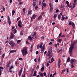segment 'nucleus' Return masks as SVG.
Instances as JSON below:
<instances>
[{
	"instance_id": "f257e3e1",
	"label": "nucleus",
	"mask_w": 77,
	"mask_h": 77,
	"mask_svg": "<svg viewBox=\"0 0 77 77\" xmlns=\"http://www.w3.org/2000/svg\"><path fill=\"white\" fill-rule=\"evenodd\" d=\"M75 42H73L70 45V47L69 48V52L70 56H71L72 54V49L74 48V47L75 45Z\"/></svg>"
},
{
	"instance_id": "f03ea898",
	"label": "nucleus",
	"mask_w": 77,
	"mask_h": 77,
	"mask_svg": "<svg viewBox=\"0 0 77 77\" xmlns=\"http://www.w3.org/2000/svg\"><path fill=\"white\" fill-rule=\"evenodd\" d=\"M27 48L26 47H25L23 49V50L21 51L22 54L23 56L25 55H26L27 53H28L27 52Z\"/></svg>"
},
{
	"instance_id": "7ed1b4c3",
	"label": "nucleus",
	"mask_w": 77,
	"mask_h": 77,
	"mask_svg": "<svg viewBox=\"0 0 77 77\" xmlns=\"http://www.w3.org/2000/svg\"><path fill=\"white\" fill-rule=\"evenodd\" d=\"M68 25L69 26H71V25H72L73 28L75 27V24H74V22L71 21L69 23Z\"/></svg>"
},
{
	"instance_id": "20e7f679",
	"label": "nucleus",
	"mask_w": 77,
	"mask_h": 77,
	"mask_svg": "<svg viewBox=\"0 0 77 77\" xmlns=\"http://www.w3.org/2000/svg\"><path fill=\"white\" fill-rule=\"evenodd\" d=\"M22 24V22H21V21L19 20L18 22V26H19L20 28V29L21 28V27H22V26H21V24Z\"/></svg>"
},
{
	"instance_id": "39448f33",
	"label": "nucleus",
	"mask_w": 77,
	"mask_h": 77,
	"mask_svg": "<svg viewBox=\"0 0 77 77\" xmlns=\"http://www.w3.org/2000/svg\"><path fill=\"white\" fill-rule=\"evenodd\" d=\"M36 32H34L33 35H32V38H36Z\"/></svg>"
},
{
	"instance_id": "423d86ee",
	"label": "nucleus",
	"mask_w": 77,
	"mask_h": 77,
	"mask_svg": "<svg viewBox=\"0 0 77 77\" xmlns=\"http://www.w3.org/2000/svg\"><path fill=\"white\" fill-rule=\"evenodd\" d=\"M76 61H77L76 60L74 59H72L71 60L70 63H71L74 64V63L75 62H76Z\"/></svg>"
},
{
	"instance_id": "0eeeda50",
	"label": "nucleus",
	"mask_w": 77,
	"mask_h": 77,
	"mask_svg": "<svg viewBox=\"0 0 77 77\" xmlns=\"http://www.w3.org/2000/svg\"><path fill=\"white\" fill-rule=\"evenodd\" d=\"M22 71L23 68H21L18 72L19 77H20V76H21V73H22Z\"/></svg>"
},
{
	"instance_id": "6e6552de",
	"label": "nucleus",
	"mask_w": 77,
	"mask_h": 77,
	"mask_svg": "<svg viewBox=\"0 0 77 77\" xmlns=\"http://www.w3.org/2000/svg\"><path fill=\"white\" fill-rule=\"evenodd\" d=\"M77 4V0H74V3L73 5V8H75V5Z\"/></svg>"
},
{
	"instance_id": "1a4fd4ad",
	"label": "nucleus",
	"mask_w": 77,
	"mask_h": 77,
	"mask_svg": "<svg viewBox=\"0 0 77 77\" xmlns=\"http://www.w3.org/2000/svg\"><path fill=\"white\" fill-rule=\"evenodd\" d=\"M32 10H30L29 11H28V14L27 15L28 16H29V15H32Z\"/></svg>"
},
{
	"instance_id": "9d476101",
	"label": "nucleus",
	"mask_w": 77,
	"mask_h": 77,
	"mask_svg": "<svg viewBox=\"0 0 77 77\" xmlns=\"http://www.w3.org/2000/svg\"><path fill=\"white\" fill-rule=\"evenodd\" d=\"M15 52H17V50H11L10 51V54H11V53H15Z\"/></svg>"
},
{
	"instance_id": "9b49d317",
	"label": "nucleus",
	"mask_w": 77,
	"mask_h": 77,
	"mask_svg": "<svg viewBox=\"0 0 77 77\" xmlns=\"http://www.w3.org/2000/svg\"><path fill=\"white\" fill-rule=\"evenodd\" d=\"M52 49H50L48 51V53H49L50 54H52Z\"/></svg>"
},
{
	"instance_id": "f8f14e48",
	"label": "nucleus",
	"mask_w": 77,
	"mask_h": 77,
	"mask_svg": "<svg viewBox=\"0 0 77 77\" xmlns=\"http://www.w3.org/2000/svg\"><path fill=\"white\" fill-rule=\"evenodd\" d=\"M12 32L13 33H14V34L16 33H17V29H14L13 30H12Z\"/></svg>"
},
{
	"instance_id": "ddd939ff",
	"label": "nucleus",
	"mask_w": 77,
	"mask_h": 77,
	"mask_svg": "<svg viewBox=\"0 0 77 77\" xmlns=\"http://www.w3.org/2000/svg\"><path fill=\"white\" fill-rule=\"evenodd\" d=\"M11 36H10V38H11V39H12V38H14V35L13 33H11Z\"/></svg>"
},
{
	"instance_id": "4468645a",
	"label": "nucleus",
	"mask_w": 77,
	"mask_h": 77,
	"mask_svg": "<svg viewBox=\"0 0 77 77\" xmlns=\"http://www.w3.org/2000/svg\"><path fill=\"white\" fill-rule=\"evenodd\" d=\"M11 64V61H9V63L7 64L6 65V67L7 68H8L9 66V65Z\"/></svg>"
},
{
	"instance_id": "2eb2a0df",
	"label": "nucleus",
	"mask_w": 77,
	"mask_h": 77,
	"mask_svg": "<svg viewBox=\"0 0 77 77\" xmlns=\"http://www.w3.org/2000/svg\"><path fill=\"white\" fill-rule=\"evenodd\" d=\"M36 16H37V15H35V14H33L32 16V17L33 18V19H35V18L36 17Z\"/></svg>"
},
{
	"instance_id": "dca6fc26",
	"label": "nucleus",
	"mask_w": 77,
	"mask_h": 77,
	"mask_svg": "<svg viewBox=\"0 0 77 77\" xmlns=\"http://www.w3.org/2000/svg\"><path fill=\"white\" fill-rule=\"evenodd\" d=\"M28 40H29V41H32V38L30 36H29L28 38Z\"/></svg>"
},
{
	"instance_id": "f3484780",
	"label": "nucleus",
	"mask_w": 77,
	"mask_h": 77,
	"mask_svg": "<svg viewBox=\"0 0 77 77\" xmlns=\"http://www.w3.org/2000/svg\"><path fill=\"white\" fill-rule=\"evenodd\" d=\"M15 13V11L14 10H13L12 13V16H14V15Z\"/></svg>"
},
{
	"instance_id": "a211bd4d",
	"label": "nucleus",
	"mask_w": 77,
	"mask_h": 77,
	"mask_svg": "<svg viewBox=\"0 0 77 77\" xmlns=\"http://www.w3.org/2000/svg\"><path fill=\"white\" fill-rule=\"evenodd\" d=\"M26 77V72H24L23 73V75H22V77Z\"/></svg>"
},
{
	"instance_id": "6ab92c4d",
	"label": "nucleus",
	"mask_w": 77,
	"mask_h": 77,
	"mask_svg": "<svg viewBox=\"0 0 77 77\" xmlns=\"http://www.w3.org/2000/svg\"><path fill=\"white\" fill-rule=\"evenodd\" d=\"M36 75V71H35L34 73V74L32 75L33 77H35Z\"/></svg>"
},
{
	"instance_id": "aec40b11",
	"label": "nucleus",
	"mask_w": 77,
	"mask_h": 77,
	"mask_svg": "<svg viewBox=\"0 0 77 77\" xmlns=\"http://www.w3.org/2000/svg\"><path fill=\"white\" fill-rule=\"evenodd\" d=\"M42 18V15H40L39 17H38V20H41V19Z\"/></svg>"
},
{
	"instance_id": "412c9836",
	"label": "nucleus",
	"mask_w": 77,
	"mask_h": 77,
	"mask_svg": "<svg viewBox=\"0 0 77 77\" xmlns=\"http://www.w3.org/2000/svg\"><path fill=\"white\" fill-rule=\"evenodd\" d=\"M8 43L9 44H10V45H11V44H12L14 42H13L12 41H8Z\"/></svg>"
},
{
	"instance_id": "4be33fe9",
	"label": "nucleus",
	"mask_w": 77,
	"mask_h": 77,
	"mask_svg": "<svg viewBox=\"0 0 77 77\" xmlns=\"http://www.w3.org/2000/svg\"><path fill=\"white\" fill-rule=\"evenodd\" d=\"M36 0H35V2H34L33 3V7L35 6H36V2H36Z\"/></svg>"
},
{
	"instance_id": "5701e85b",
	"label": "nucleus",
	"mask_w": 77,
	"mask_h": 77,
	"mask_svg": "<svg viewBox=\"0 0 77 77\" xmlns=\"http://www.w3.org/2000/svg\"><path fill=\"white\" fill-rule=\"evenodd\" d=\"M42 5L44 6V7H46V5L47 4L46 3H43L42 4Z\"/></svg>"
},
{
	"instance_id": "b1692460",
	"label": "nucleus",
	"mask_w": 77,
	"mask_h": 77,
	"mask_svg": "<svg viewBox=\"0 0 77 77\" xmlns=\"http://www.w3.org/2000/svg\"><path fill=\"white\" fill-rule=\"evenodd\" d=\"M66 3L68 6V7H69V3L68 1H66Z\"/></svg>"
},
{
	"instance_id": "393cba45",
	"label": "nucleus",
	"mask_w": 77,
	"mask_h": 77,
	"mask_svg": "<svg viewBox=\"0 0 77 77\" xmlns=\"http://www.w3.org/2000/svg\"><path fill=\"white\" fill-rule=\"evenodd\" d=\"M14 45H15V43L13 42V43L11 44V46L12 48H14Z\"/></svg>"
},
{
	"instance_id": "a878e982",
	"label": "nucleus",
	"mask_w": 77,
	"mask_h": 77,
	"mask_svg": "<svg viewBox=\"0 0 77 77\" xmlns=\"http://www.w3.org/2000/svg\"><path fill=\"white\" fill-rule=\"evenodd\" d=\"M57 41L58 42H59L60 43V42H62V39L60 38L58 39Z\"/></svg>"
},
{
	"instance_id": "bb28decb",
	"label": "nucleus",
	"mask_w": 77,
	"mask_h": 77,
	"mask_svg": "<svg viewBox=\"0 0 77 77\" xmlns=\"http://www.w3.org/2000/svg\"><path fill=\"white\" fill-rule=\"evenodd\" d=\"M70 61V58L69 57L67 60V62H68V63Z\"/></svg>"
},
{
	"instance_id": "cd10ccee",
	"label": "nucleus",
	"mask_w": 77,
	"mask_h": 77,
	"mask_svg": "<svg viewBox=\"0 0 77 77\" xmlns=\"http://www.w3.org/2000/svg\"><path fill=\"white\" fill-rule=\"evenodd\" d=\"M39 26H36L35 27V30H39Z\"/></svg>"
},
{
	"instance_id": "c85d7f7f",
	"label": "nucleus",
	"mask_w": 77,
	"mask_h": 77,
	"mask_svg": "<svg viewBox=\"0 0 77 77\" xmlns=\"http://www.w3.org/2000/svg\"><path fill=\"white\" fill-rule=\"evenodd\" d=\"M53 8L52 7H50V11L51 12H52V11H53Z\"/></svg>"
},
{
	"instance_id": "c756f323",
	"label": "nucleus",
	"mask_w": 77,
	"mask_h": 77,
	"mask_svg": "<svg viewBox=\"0 0 77 77\" xmlns=\"http://www.w3.org/2000/svg\"><path fill=\"white\" fill-rule=\"evenodd\" d=\"M8 24L9 26L11 24V20H8Z\"/></svg>"
},
{
	"instance_id": "7c9ffc66",
	"label": "nucleus",
	"mask_w": 77,
	"mask_h": 77,
	"mask_svg": "<svg viewBox=\"0 0 77 77\" xmlns=\"http://www.w3.org/2000/svg\"><path fill=\"white\" fill-rule=\"evenodd\" d=\"M21 40H18L17 41V43L18 44H20V43L21 42Z\"/></svg>"
},
{
	"instance_id": "2f4dec72",
	"label": "nucleus",
	"mask_w": 77,
	"mask_h": 77,
	"mask_svg": "<svg viewBox=\"0 0 77 77\" xmlns=\"http://www.w3.org/2000/svg\"><path fill=\"white\" fill-rule=\"evenodd\" d=\"M4 69V68H3V67H0V71H2V70L3 69Z\"/></svg>"
},
{
	"instance_id": "473e14b6",
	"label": "nucleus",
	"mask_w": 77,
	"mask_h": 77,
	"mask_svg": "<svg viewBox=\"0 0 77 77\" xmlns=\"http://www.w3.org/2000/svg\"><path fill=\"white\" fill-rule=\"evenodd\" d=\"M71 67L72 68H73L74 67V64L71 63Z\"/></svg>"
},
{
	"instance_id": "72a5a7b5",
	"label": "nucleus",
	"mask_w": 77,
	"mask_h": 77,
	"mask_svg": "<svg viewBox=\"0 0 77 77\" xmlns=\"http://www.w3.org/2000/svg\"><path fill=\"white\" fill-rule=\"evenodd\" d=\"M40 76H41V77H43V76L44 75V73H41L40 74Z\"/></svg>"
},
{
	"instance_id": "f704fd0d",
	"label": "nucleus",
	"mask_w": 77,
	"mask_h": 77,
	"mask_svg": "<svg viewBox=\"0 0 77 77\" xmlns=\"http://www.w3.org/2000/svg\"><path fill=\"white\" fill-rule=\"evenodd\" d=\"M38 5L36 6L35 7V9L37 10V9H38Z\"/></svg>"
},
{
	"instance_id": "c9c22d12",
	"label": "nucleus",
	"mask_w": 77,
	"mask_h": 77,
	"mask_svg": "<svg viewBox=\"0 0 77 77\" xmlns=\"http://www.w3.org/2000/svg\"><path fill=\"white\" fill-rule=\"evenodd\" d=\"M14 68V66L12 65L11 66L9 69H12V68Z\"/></svg>"
},
{
	"instance_id": "e433bc0d",
	"label": "nucleus",
	"mask_w": 77,
	"mask_h": 77,
	"mask_svg": "<svg viewBox=\"0 0 77 77\" xmlns=\"http://www.w3.org/2000/svg\"><path fill=\"white\" fill-rule=\"evenodd\" d=\"M41 70L42 71H43V70H44V66H43L42 67Z\"/></svg>"
},
{
	"instance_id": "4c0bfd02",
	"label": "nucleus",
	"mask_w": 77,
	"mask_h": 77,
	"mask_svg": "<svg viewBox=\"0 0 77 77\" xmlns=\"http://www.w3.org/2000/svg\"><path fill=\"white\" fill-rule=\"evenodd\" d=\"M44 50H45V48H42L41 49V51H44Z\"/></svg>"
},
{
	"instance_id": "58836bf2",
	"label": "nucleus",
	"mask_w": 77,
	"mask_h": 77,
	"mask_svg": "<svg viewBox=\"0 0 77 77\" xmlns=\"http://www.w3.org/2000/svg\"><path fill=\"white\" fill-rule=\"evenodd\" d=\"M62 35V32H61L60 33V34L59 35V37L58 38H60V36H61V35Z\"/></svg>"
},
{
	"instance_id": "ea45409f",
	"label": "nucleus",
	"mask_w": 77,
	"mask_h": 77,
	"mask_svg": "<svg viewBox=\"0 0 77 77\" xmlns=\"http://www.w3.org/2000/svg\"><path fill=\"white\" fill-rule=\"evenodd\" d=\"M39 47L40 48H41L42 47V44H41L40 45H39Z\"/></svg>"
},
{
	"instance_id": "a19ab883",
	"label": "nucleus",
	"mask_w": 77,
	"mask_h": 77,
	"mask_svg": "<svg viewBox=\"0 0 77 77\" xmlns=\"http://www.w3.org/2000/svg\"><path fill=\"white\" fill-rule=\"evenodd\" d=\"M60 17L61 16L60 15H58V19H59V20H60V18H61Z\"/></svg>"
},
{
	"instance_id": "79ce46f5",
	"label": "nucleus",
	"mask_w": 77,
	"mask_h": 77,
	"mask_svg": "<svg viewBox=\"0 0 77 77\" xmlns=\"http://www.w3.org/2000/svg\"><path fill=\"white\" fill-rule=\"evenodd\" d=\"M60 64H57V65H58V67L59 69L60 68Z\"/></svg>"
},
{
	"instance_id": "37998d69",
	"label": "nucleus",
	"mask_w": 77,
	"mask_h": 77,
	"mask_svg": "<svg viewBox=\"0 0 77 77\" xmlns=\"http://www.w3.org/2000/svg\"><path fill=\"white\" fill-rule=\"evenodd\" d=\"M5 54H4L2 55V57L3 58V59H4V57H5Z\"/></svg>"
},
{
	"instance_id": "c03bdc74",
	"label": "nucleus",
	"mask_w": 77,
	"mask_h": 77,
	"mask_svg": "<svg viewBox=\"0 0 77 77\" xmlns=\"http://www.w3.org/2000/svg\"><path fill=\"white\" fill-rule=\"evenodd\" d=\"M60 8L61 9H64V7L62 5H60Z\"/></svg>"
},
{
	"instance_id": "a18cd8bd",
	"label": "nucleus",
	"mask_w": 77,
	"mask_h": 77,
	"mask_svg": "<svg viewBox=\"0 0 77 77\" xmlns=\"http://www.w3.org/2000/svg\"><path fill=\"white\" fill-rule=\"evenodd\" d=\"M57 64H60V60H59L58 61Z\"/></svg>"
},
{
	"instance_id": "49530a36",
	"label": "nucleus",
	"mask_w": 77,
	"mask_h": 77,
	"mask_svg": "<svg viewBox=\"0 0 77 77\" xmlns=\"http://www.w3.org/2000/svg\"><path fill=\"white\" fill-rule=\"evenodd\" d=\"M23 31H21L20 33V35H23Z\"/></svg>"
},
{
	"instance_id": "de8ad7c7",
	"label": "nucleus",
	"mask_w": 77,
	"mask_h": 77,
	"mask_svg": "<svg viewBox=\"0 0 77 77\" xmlns=\"http://www.w3.org/2000/svg\"><path fill=\"white\" fill-rule=\"evenodd\" d=\"M26 11V8H23V12H24Z\"/></svg>"
},
{
	"instance_id": "09e8293b",
	"label": "nucleus",
	"mask_w": 77,
	"mask_h": 77,
	"mask_svg": "<svg viewBox=\"0 0 77 77\" xmlns=\"http://www.w3.org/2000/svg\"><path fill=\"white\" fill-rule=\"evenodd\" d=\"M49 5L50 6V7H52V6H53V5H52L51 4V2H50L49 3Z\"/></svg>"
},
{
	"instance_id": "8fccbe9b",
	"label": "nucleus",
	"mask_w": 77,
	"mask_h": 77,
	"mask_svg": "<svg viewBox=\"0 0 77 77\" xmlns=\"http://www.w3.org/2000/svg\"><path fill=\"white\" fill-rule=\"evenodd\" d=\"M26 44H29V42L28 41H26Z\"/></svg>"
},
{
	"instance_id": "3c124183",
	"label": "nucleus",
	"mask_w": 77,
	"mask_h": 77,
	"mask_svg": "<svg viewBox=\"0 0 77 77\" xmlns=\"http://www.w3.org/2000/svg\"><path fill=\"white\" fill-rule=\"evenodd\" d=\"M64 17H62V19H61L62 21H63V20H64Z\"/></svg>"
},
{
	"instance_id": "603ef678",
	"label": "nucleus",
	"mask_w": 77,
	"mask_h": 77,
	"mask_svg": "<svg viewBox=\"0 0 77 77\" xmlns=\"http://www.w3.org/2000/svg\"><path fill=\"white\" fill-rule=\"evenodd\" d=\"M54 18H56V17H57L56 14H54Z\"/></svg>"
},
{
	"instance_id": "864d4df0",
	"label": "nucleus",
	"mask_w": 77,
	"mask_h": 77,
	"mask_svg": "<svg viewBox=\"0 0 77 77\" xmlns=\"http://www.w3.org/2000/svg\"><path fill=\"white\" fill-rule=\"evenodd\" d=\"M64 19H65V20H68V16H66V17H64Z\"/></svg>"
},
{
	"instance_id": "5fc2aeb1",
	"label": "nucleus",
	"mask_w": 77,
	"mask_h": 77,
	"mask_svg": "<svg viewBox=\"0 0 77 77\" xmlns=\"http://www.w3.org/2000/svg\"><path fill=\"white\" fill-rule=\"evenodd\" d=\"M19 60H23L22 59V58H19Z\"/></svg>"
},
{
	"instance_id": "6e6d98bb",
	"label": "nucleus",
	"mask_w": 77,
	"mask_h": 77,
	"mask_svg": "<svg viewBox=\"0 0 77 77\" xmlns=\"http://www.w3.org/2000/svg\"><path fill=\"white\" fill-rule=\"evenodd\" d=\"M44 14H45V12H44V11H43L42 12L41 14L42 15H44Z\"/></svg>"
},
{
	"instance_id": "4d7b16f0",
	"label": "nucleus",
	"mask_w": 77,
	"mask_h": 77,
	"mask_svg": "<svg viewBox=\"0 0 77 77\" xmlns=\"http://www.w3.org/2000/svg\"><path fill=\"white\" fill-rule=\"evenodd\" d=\"M19 4L20 5H21L23 4V2H20L19 3Z\"/></svg>"
},
{
	"instance_id": "13d9d810",
	"label": "nucleus",
	"mask_w": 77,
	"mask_h": 77,
	"mask_svg": "<svg viewBox=\"0 0 77 77\" xmlns=\"http://www.w3.org/2000/svg\"><path fill=\"white\" fill-rule=\"evenodd\" d=\"M37 49H39V45H37Z\"/></svg>"
},
{
	"instance_id": "bf43d9fd",
	"label": "nucleus",
	"mask_w": 77,
	"mask_h": 77,
	"mask_svg": "<svg viewBox=\"0 0 77 77\" xmlns=\"http://www.w3.org/2000/svg\"><path fill=\"white\" fill-rule=\"evenodd\" d=\"M39 65H38L36 68V69H39Z\"/></svg>"
},
{
	"instance_id": "052dcab7",
	"label": "nucleus",
	"mask_w": 77,
	"mask_h": 77,
	"mask_svg": "<svg viewBox=\"0 0 77 77\" xmlns=\"http://www.w3.org/2000/svg\"><path fill=\"white\" fill-rule=\"evenodd\" d=\"M9 70H10V71L9 72H13V71L11 70V69H9Z\"/></svg>"
},
{
	"instance_id": "680f3d73",
	"label": "nucleus",
	"mask_w": 77,
	"mask_h": 77,
	"mask_svg": "<svg viewBox=\"0 0 77 77\" xmlns=\"http://www.w3.org/2000/svg\"><path fill=\"white\" fill-rule=\"evenodd\" d=\"M54 46L56 48H57V44H55L54 45Z\"/></svg>"
},
{
	"instance_id": "e2e57ef3",
	"label": "nucleus",
	"mask_w": 77,
	"mask_h": 77,
	"mask_svg": "<svg viewBox=\"0 0 77 77\" xmlns=\"http://www.w3.org/2000/svg\"><path fill=\"white\" fill-rule=\"evenodd\" d=\"M2 10L4 11H5V7H3L2 8Z\"/></svg>"
},
{
	"instance_id": "0e129e2a",
	"label": "nucleus",
	"mask_w": 77,
	"mask_h": 77,
	"mask_svg": "<svg viewBox=\"0 0 77 77\" xmlns=\"http://www.w3.org/2000/svg\"><path fill=\"white\" fill-rule=\"evenodd\" d=\"M39 53V52L38 51H36L35 52L36 54H38Z\"/></svg>"
},
{
	"instance_id": "69168bd1",
	"label": "nucleus",
	"mask_w": 77,
	"mask_h": 77,
	"mask_svg": "<svg viewBox=\"0 0 77 77\" xmlns=\"http://www.w3.org/2000/svg\"><path fill=\"white\" fill-rule=\"evenodd\" d=\"M42 39H44L45 38V37L44 36H42L41 37Z\"/></svg>"
},
{
	"instance_id": "338daca9",
	"label": "nucleus",
	"mask_w": 77,
	"mask_h": 77,
	"mask_svg": "<svg viewBox=\"0 0 77 77\" xmlns=\"http://www.w3.org/2000/svg\"><path fill=\"white\" fill-rule=\"evenodd\" d=\"M56 12H59V10L57 9L56 11Z\"/></svg>"
},
{
	"instance_id": "774afa93",
	"label": "nucleus",
	"mask_w": 77,
	"mask_h": 77,
	"mask_svg": "<svg viewBox=\"0 0 77 77\" xmlns=\"http://www.w3.org/2000/svg\"><path fill=\"white\" fill-rule=\"evenodd\" d=\"M73 42H75V44H77V40H76L75 41Z\"/></svg>"
}]
</instances>
